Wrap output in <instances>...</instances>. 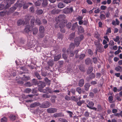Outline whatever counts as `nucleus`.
I'll return each instance as SVG.
<instances>
[{"instance_id":"obj_1","label":"nucleus","mask_w":122,"mask_h":122,"mask_svg":"<svg viewBox=\"0 0 122 122\" xmlns=\"http://www.w3.org/2000/svg\"><path fill=\"white\" fill-rule=\"evenodd\" d=\"M84 36L83 35H81L80 36L76 37L74 40V44L72 42L71 43L70 46V48L73 49L75 47V45L76 46H78L80 43L81 41L83 39Z\"/></svg>"},{"instance_id":"obj_2","label":"nucleus","mask_w":122,"mask_h":122,"mask_svg":"<svg viewBox=\"0 0 122 122\" xmlns=\"http://www.w3.org/2000/svg\"><path fill=\"white\" fill-rule=\"evenodd\" d=\"M9 2V0H4L2 4H0V10H2L4 8L7 9L10 7V5Z\"/></svg>"},{"instance_id":"obj_3","label":"nucleus","mask_w":122,"mask_h":122,"mask_svg":"<svg viewBox=\"0 0 122 122\" xmlns=\"http://www.w3.org/2000/svg\"><path fill=\"white\" fill-rule=\"evenodd\" d=\"M15 5H17V6L19 8H21L22 6L23 9H24L27 8L29 7V5L27 3H24V2H21L18 4L17 3L15 4Z\"/></svg>"},{"instance_id":"obj_4","label":"nucleus","mask_w":122,"mask_h":122,"mask_svg":"<svg viewBox=\"0 0 122 122\" xmlns=\"http://www.w3.org/2000/svg\"><path fill=\"white\" fill-rule=\"evenodd\" d=\"M66 17V16L64 15H60L58 17V20L59 21H61L63 22L62 24L66 23L67 22V21L65 20Z\"/></svg>"},{"instance_id":"obj_5","label":"nucleus","mask_w":122,"mask_h":122,"mask_svg":"<svg viewBox=\"0 0 122 122\" xmlns=\"http://www.w3.org/2000/svg\"><path fill=\"white\" fill-rule=\"evenodd\" d=\"M50 106V103L48 102H46L42 103H40V107L42 108H46L49 107Z\"/></svg>"},{"instance_id":"obj_6","label":"nucleus","mask_w":122,"mask_h":122,"mask_svg":"<svg viewBox=\"0 0 122 122\" xmlns=\"http://www.w3.org/2000/svg\"><path fill=\"white\" fill-rule=\"evenodd\" d=\"M73 10V8L72 7L70 8H66L63 10V11L64 13L67 14L71 13Z\"/></svg>"},{"instance_id":"obj_7","label":"nucleus","mask_w":122,"mask_h":122,"mask_svg":"<svg viewBox=\"0 0 122 122\" xmlns=\"http://www.w3.org/2000/svg\"><path fill=\"white\" fill-rule=\"evenodd\" d=\"M57 109L55 108H50L47 109V112L49 113H53L57 112Z\"/></svg>"},{"instance_id":"obj_8","label":"nucleus","mask_w":122,"mask_h":122,"mask_svg":"<svg viewBox=\"0 0 122 122\" xmlns=\"http://www.w3.org/2000/svg\"><path fill=\"white\" fill-rule=\"evenodd\" d=\"M96 52L97 53V51L99 52H102L103 51L102 50L103 49V48L102 47V45H99L97 46L96 47Z\"/></svg>"},{"instance_id":"obj_9","label":"nucleus","mask_w":122,"mask_h":122,"mask_svg":"<svg viewBox=\"0 0 122 122\" xmlns=\"http://www.w3.org/2000/svg\"><path fill=\"white\" fill-rule=\"evenodd\" d=\"M65 26V24H64L63 23L61 24V22L60 23L59 26L61 28L60 31L61 32L63 33H65V30L63 28Z\"/></svg>"},{"instance_id":"obj_10","label":"nucleus","mask_w":122,"mask_h":122,"mask_svg":"<svg viewBox=\"0 0 122 122\" xmlns=\"http://www.w3.org/2000/svg\"><path fill=\"white\" fill-rule=\"evenodd\" d=\"M40 103L39 102H35L31 104L30 106V107L31 108H33L39 106H40Z\"/></svg>"},{"instance_id":"obj_11","label":"nucleus","mask_w":122,"mask_h":122,"mask_svg":"<svg viewBox=\"0 0 122 122\" xmlns=\"http://www.w3.org/2000/svg\"><path fill=\"white\" fill-rule=\"evenodd\" d=\"M64 116V115L62 112L56 113L54 114L53 115V117L55 118L58 117H62Z\"/></svg>"},{"instance_id":"obj_12","label":"nucleus","mask_w":122,"mask_h":122,"mask_svg":"<svg viewBox=\"0 0 122 122\" xmlns=\"http://www.w3.org/2000/svg\"><path fill=\"white\" fill-rule=\"evenodd\" d=\"M60 12L59 10L54 9L51 11V14H58Z\"/></svg>"},{"instance_id":"obj_13","label":"nucleus","mask_w":122,"mask_h":122,"mask_svg":"<svg viewBox=\"0 0 122 122\" xmlns=\"http://www.w3.org/2000/svg\"><path fill=\"white\" fill-rule=\"evenodd\" d=\"M44 90L45 92L44 93H46L48 92L50 93H53V91L52 90V89L48 87H46Z\"/></svg>"},{"instance_id":"obj_14","label":"nucleus","mask_w":122,"mask_h":122,"mask_svg":"<svg viewBox=\"0 0 122 122\" xmlns=\"http://www.w3.org/2000/svg\"><path fill=\"white\" fill-rule=\"evenodd\" d=\"M38 31V30L36 27H34L32 29V30L31 31V32H32L33 35H36Z\"/></svg>"},{"instance_id":"obj_15","label":"nucleus","mask_w":122,"mask_h":122,"mask_svg":"<svg viewBox=\"0 0 122 122\" xmlns=\"http://www.w3.org/2000/svg\"><path fill=\"white\" fill-rule=\"evenodd\" d=\"M84 83V80L83 79H82L79 81L78 85L79 86L81 87L83 86Z\"/></svg>"},{"instance_id":"obj_16","label":"nucleus","mask_w":122,"mask_h":122,"mask_svg":"<svg viewBox=\"0 0 122 122\" xmlns=\"http://www.w3.org/2000/svg\"><path fill=\"white\" fill-rule=\"evenodd\" d=\"M30 26L29 25H27L24 29V31L26 33H28L29 31H31L30 30Z\"/></svg>"},{"instance_id":"obj_17","label":"nucleus","mask_w":122,"mask_h":122,"mask_svg":"<svg viewBox=\"0 0 122 122\" xmlns=\"http://www.w3.org/2000/svg\"><path fill=\"white\" fill-rule=\"evenodd\" d=\"M94 105V103L92 101H90L89 102L88 104H86V107L90 109V108L93 107Z\"/></svg>"},{"instance_id":"obj_18","label":"nucleus","mask_w":122,"mask_h":122,"mask_svg":"<svg viewBox=\"0 0 122 122\" xmlns=\"http://www.w3.org/2000/svg\"><path fill=\"white\" fill-rule=\"evenodd\" d=\"M61 54L57 55L55 56L54 57V60L55 61H56L60 59L61 58Z\"/></svg>"},{"instance_id":"obj_19","label":"nucleus","mask_w":122,"mask_h":122,"mask_svg":"<svg viewBox=\"0 0 122 122\" xmlns=\"http://www.w3.org/2000/svg\"><path fill=\"white\" fill-rule=\"evenodd\" d=\"M8 12L6 10H5L3 11L0 12V15L1 16H3L6 14H8Z\"/></svg>"},{"instance_id":"obj_20","label":"nucleus","mask_w":122,"mask_h":122,"mask_svg":"<svg viewBox=\"0 0 122 122\" xmlns=\"http://www.w3.org/2000/svg\"><path fill=\"white\" fill-rule=\"evenodd\" d=\"M31 16H25V23L27 24H28L29 23V21L31 18Z\"/></svg>"},{"instance_id":"obj_21","label":"nucleus","mask_w":122,"mask_h":122,"mask_svg":"<svg viewBox=\"0 0 122 122\" xmlns=\"http://www.w3.org/2000/svg\"><path fill=\"white\" fill-rule=\"evenodd\" d=\"M100 35L97 32H95L94 34V37L96 38L98 40V41H100V39L99 38Z\"/></svg>"},{"instance_id":"obj_22","label":"nucleus","mask_w":122,"mask_h":122,"mask_svg":"<svg viewBox=\"0 0 122 122\" xmlns=\"http://www.w3.org/2000/svg\"><path fill=\"white\" fill-rule=\"evenodd\" d=\"M36 14L39 15L42 14L43 13V10L42 9H38L36 10Z\"/></svg>"},{"instance_id":"obj_23","label":"nucleus","mask_w":122,"mask_h":122,"mask_svg":"<svg viewBox=\"0 0 122 122\" xmlns=\"http://www.w3.org/2000/svg\"><path fill=\"white\" fill-rule=\"evenodd\" d=\"M75 35V33L73 32L70 34L69 36V39L70 40H73L74 38Z\"/></svg>"},{"instance_id":"obj_24","label":"nucleus","mask_w":122,"mask_h":122,"mask_svg":"<svg viewBox=\"0 0 122 122\" xmlns=\"http://www.w3.org/2000/svg\"><path fill=\"white\" fill-rule=\"evenodd\" d=\"M115 69L117 72H121L122 69V67L121 66H118L115 68Z\"/></svg>"},{"instance_id":"obj_25","label":"nucleus","mask_w":122,"mask_h":122,"mask_svg":"<svg viewBox=\"0 0 122 122\" xmlns=\"http://www.w3.org/2000/svg\"><path fill=\"white\" fill-rule=\"evenodd\" d=\"M78 30L79 32L80 33H83L84 31L83 28L81 26L78 27Z\"/></svg>"},{"instance_id":"obj_26","label":"nucleus","mask_w":122,"mask_h":122,"mask_svg":"<svg viewBox=\"0 0 122 122\" xmlns=\"http://www.w3.org/2000/svg\"><path fill=\"white\" fill-rule=\"evenodd\" d=\"M31 19L30 24L31 26H33L34 25V23L35 21V19L34 16H31Z\"/></svg>"},{"instance_id":"obj_27","label":"nucleus","mask_w":122,"mask_h":122,"mask_svg":"<svg viewBox=\"0 0 122 122\" xmlns=\"http://www.w3.org/2000/svg\"><path fill=\"white\" fill-rule=\"evenodd\" d=\"M93 70V67L91 66H89L87 72V74H90L92 71Z\"/></svg>"},{"instance_id":"obj_28","label":"nucleus","mask_w":122,"mask_h":122,"mask_svg":"<svg viewBox=\"0 0 122 122\" xmlns=\"http://www.w3.org/2000/svg\"><path fill=\"white\" fill-rule=\"evenodd\" d=\"M25 22H24L23 20H20L17 21V23L18 25H20L22 24H26Z\"/></svg>"},{"instance_id":"obj_29","label":"nucleus","mask_w":122,"mask_h":122,"mask_svg":"<svg viewBox=\"0 0 122 122\" xmlns=\"http://www.w3.org/2000/svg\"><path fill=\"white\" fill-rule=\"evenodd\" d=\"M48 4L47 0H43L42 3V5L43 7H45L47 6Z\"/></svg>"},{"instance_id":"obj_30","label":"nucleus","mask_w":122,"mask_h":122,"mask_svg":"<svg viewBox=\"0 0 122 122\" xmlns=\"http://www.w3.org/2000/svg\"><path fill=\"white\" fill-rule=\"evenodd\" d=\"M65 5L61 2L59 3L58 4L57 6L58 8H62L65 6Z\"/></svg>"},{"instance_id":"obj_31","label":"nucleus","mask_w":122,"mask_h":122,"mask_svg":"<svg viewBox=\"0 0 122 122\" xmlns=\"http://www.w3.org/2000/svg\"><path fill=\"white\" fill-rule=\"evenodd\" d=\"M90 85L88 83H86L84 85L85 89V90L88 91Z\"/></svg>"},{"instance_id":"obj_32","label":"nucleus","mask_w":122,"mask_h":122,"mask_svg":"<svg viewBox=\"0 0 122 122\" xmlns=\"http://www.w3.org/2000/svg\"><path fill=\"white\" fill-rule=\"evenodd\" d=\"M15 5L16 6H13L11 7L10 9V11L11 12H13L14 11L16 10V8L18 7L17 6V5Z\"/></svg>"},{"instance_id":"obj_33","label":"nucleus","mask_w":122,"mask_h":122,"mask_svg":"<svg viewBox=\"0 0 122 122\" xmlns=\"http://www.w3.org/2000/svg\"><path fill=\"white\" fill-rule=\"evenodd\" d=\"M47 64L49 66H52L54 65V63L52 60H50L47 63Z\"/></svg>"},{"instance_id":"obj_34","label":"nucleus","mask_w":122,"mask_h":122,"mask_svg":"<svg viewBox=\"0 0 122 122\" xmlns=\"http://www.w3.org/2000/svg\"><path fill=\"white\" fill-rule=\"evenodd\" d=\"M39 30L40 33H44V28L43 26H41L40 27Z\"/></svg>"},{"instance_id":"obj_35","label":"nucleus","mask_w":122,"mask_h":122,"mask_svg":"<svg viewBox=\"0 0 122 122\" xmlns=\"http://www.w3.org/2000/svg\"><path fill=\"white\" fill-rule=\"evenodd\" d=\"M24 77L22 78V80L24 81H27L30 80V77L29 76H25V75H23Z\"/></svg>"},{"instance_id":"obj_36","label":"nucleus","mask_w":122,"mask_h":122,"mask_svg":"<svg viewBox=\"0 0 122 122\" xmlns=\"http://www.w3.org/2000/svg\"><path fill=\"white\" fill-rule=\"evenodd\" d=\"M85 102V101L84 100H79V102H77V104L78 106H81L82 104L84 103Z\"/></svg>"},{"instance_id":"obj_37","label":"nucleus","mask_w":122,"mask_h":122,"mask_svg":"<svg viewBox=\"0 0 122 122\" xmlns=\"http://www.w3.org/2000/svg\"><path fill=\"white\" fill-rule=\"evenodd\" d=\"M77 22H76L75 23L73 24L72 25L71 30H74L77 26Z\"/></svg>"},{"instance_id":"obj_38","label":"nucleus","mask_w":122,"mask_h":122,"mask_svg":"<svg viewBox=\"0 0 122 122\" xmlns=\"http://www.w3.org/2000/svg\"><path fill=\"white\" fill-rule=\"evenodd\" d=\"M7 118L5 117H4L2 118L0 120L1 122H7Z\"/></svg>"},{"instance_id":"obj_39","label":"nucleus","mask_w":122,"mask_h":122,"mask_svg":"<svg viewBox=\"0 0 122 122\" xmlns=\"http://www.w3.org/2000/svg\"><path fill=\"white\" fill-rule=\"evenodd\" d=\"M44 80L46 84L49 85L50 84L51 81L49 80L47 78H45Z\"/></svg>"},{"instance_id":"obj_40","label":"nucleus","mask_w":122,"mask_h":122,"mask_svg":"<svg viewBox=\"0 0 122 122\" xmlns=\"http://www.w3.org/2000/svg\"><path fill=\"white\" fill-rule=\"evenodd\" d=\"M79 69L81 71L83 72H84L85 71V69L83 66H79Z\"/></svg>"},{"instance_id":"obj_41","label":"nucleus","mask_w":122,"mask_h":122,"mask_svg":"<svg viewBox=\"0 0 122 122\" xmlns=\"http://www.w3.org/2000/svg\"><path fill=\"white\" fill-rule=\"evenodd\" d=\"M58 38L62 40L63 36V35L61 34L60 33H59L57 34Z\"/></svg>"},{"instance_id":"obj_42","label":"nucleus","mask_w":122,"mask_h":122,"mask_svg":"<svg viewBox=\"0 0 122 122\" xmlns=\"http://www.w3.org/2000/svg\"><path fill=\"white\" fill-rule=\"evenodd\" d=\"M36 21L37 23V24L38 25H40L41 24V21L40 20L38 17H37L36 19Z\"/></svg>"},{"instance_id":"obj_43","label":"nucleus","mask_w":122,"mask_h":122,"mask_svg":"<svg viewBox=\"0 0 122 122\" xmlns=\"http://www.w3.org/2000/svg\"><path fill=\"white\" fill-rule=\"evenodd\" d=\"M46 86L45 84L42 82H41L39 84L38 86H40L41 87L44 88Z\"/></svg>"},{"instance_id":"obj_44","label":"nucleus","mask_w":122,"mask_h":122,"mask_svg":"<svg viewBox=\"0 0 122 122\" xmlns=\"http://www.w3.org/2000/svg\"><path fill=\"white\" fill-rule=\"evenodd\" d=\"M97 111L98 112H100L102 109L101 105L100 104L97 105Z\"/></svg>"},{"instance_id":"obj_45","label":"nucleus","mask_w":122,"mask_h":122,"mask_svg":"<svg viewBox=\"0 0 122 122\" xmlns=\"http://www.w3.org/2000/svg\"><path fill=\"white\" fill-rule=\"evenodd\" d=\"M85 62L86 65L89 64L91 62V60L90 59L88 58L86 59L85 61Z\"/></svg>"},{"instance_id":"obj_46","label":"nucleus","mask_w":122,"mask_h":122,"mask_svg":"<svg viewBox=\"0 0 122 122\" xmlns=\"http://www.w3.org/2000/svg\"><path fill=\"white\" fill-rule=\"evenodd\" d=\"M120 0H113L112 2V3L114 4H116L119 5L120 4L119 2H120Z\"/></svg>"},{"instance_id":"obj_47","label":"nucleus","mask_w":122,"mask_h":122,"mask_svg":"<svg viewBox=\"0 0 122 122\" xmlns=\"http://www.w3.org/2000/svg\"><path fill=\"white\" fill-rule=\"evenodd\" d=\"M41 3L39 0H38L34 3L35 5L36 6H40L41 4Z\"/></svg>"},{"instance_id":"obj_48","label":"nucleus","mask_w":122,"mask_h":122,"mask_svg":"<svg viewBox=\"0 0 122 122\" xmlns=\"http://www.w3.org/2000/svg\"><path fill=\"white\" fill-rule=\"evenodd\" d=\"M38 87V89L39 91L41 92H42L44 93L45 92L44 90L45 89H43V88L41 87L40 86Z\"/></svg>"},{"instance_id":"obj_49","label":"nucleus","mask_w":122,"mask_h":122,"mask_svg":"<svg viewBox=\"0 0 122 122\" xmlns=\"http://www.w3.org/2000/svg\"><path fill=\"white\" fill-rule=\"evenodd\" d=\"M10 119L12 121H14L16 119L15 116L14 115H11L10 116Z\"/></svg>"},{"instance_id":"obj_50","label":"nucleus","mask_w":122,"mask_h":122,"mask_svg":"<svg viewBox=\"0 0 122 122\" xmlns=\"http://www.w3.org/2000/svg\"><path fill=\"white\" fill-rule=\"evenodd\" d=\"M35 75L36 77L39 80H41V76L39 75V74L38 73H35Z\"/></svg>"},{"instance_id":"obj_51","label":"nucleus","mask_w":122,"mask_h":122,"mask_svg":"<svg viewBox=\"0 0 122 122\" xmlns=\"http://www.w3.org/2000/svg\"><path fill=\"white\" fill-rule=\"evenodd\" d=\"M89 76L90 77L91 79L92 80L95 78V75L94 73H92L89 75Z\"/></svg>"},{"instance_id":"obj_52","label":"nucleus","mask_w":122,"mask_h":122,"mask_svg":"<svg viewBox=\"0 0 122 122\" xmlns=\"http://www.w3.org/2000/svg\"><path fill=\"white\" fill-rule=\"evenodd\" d=\"M119 37L118 36H117L116 37V38H113V40L115 42H117L119 39Z\"/></svg>"},{"instance_id":"obj_53","label":"nucleus","mask_w":122,"mask_h":122,"mask_svg":"<svg viewBox=\"0 0 122 122\" xmlns=\"http://www.w3.org/2000/svg\"><path fill=\"white\" fill-rule=\"evenodd\" d=\"M83 24L84 25H87L88 23V21L87 19H86V20L83 21Z\"/></svg>"},{"instance_id":"obj_54","label":"nucleus","mask_w":122,"mask_h":122,"mask_svg":"<svg viewBox=\"0 0 122 122\" xmlns=\"http://www.w3.org/2000/svg\"><path fill=\"white\" fill-rule=\"evenodd\" d=\"M76 91L79 94L81 93V88L80 87H78L76 89Z\"/></svg>"},{"instance_id":"obj_55","label":"nucleus","mask_w":122,"mask_h":122,"mask_svg":"<svg viewBox=\"0 0 122 122\" xmlns=\"http://www.w3.org/2000/svg\"><path fill=\"white\" fill-rule=\"evenodd\" d=\"M42 97L45 98H49L50 97V96L48 95L47 94H45L42 95Z\"/></svg>"},{"instance_id":"obj_56","label":"nucleus","mask_w":122,"mask_h":122,"mask_svg":"<svg viewBox=\"0 0 122 122\" xmlns=\"http://www.w3.org/2000/svg\"><path fill=\"white\" fill-rule=\"evenodd\" d=\"M85 56V54H81L80 56L79 59L80 60H82Z\"/></svg>"},{"instance_id":"obj_57","label":"nucleus","mask_w":122,"mask_h":122,"mask_svg":"<svg viewBox=\"0 0 122 122\" xmlns=\"http://www.w3.org/2000/svg\"><path fill=\"white\" fill-rule=\"evenodd\" d=\"M88 54L91 56H92L93 54V52L90 49L88 50Z\"/></svg>"},{"instance_id":"obj_58","label":"nucleus","mask_w":122,"mask_h":122,"mask_svg":"<svg viewBox=\"0 0 122 122\" xmlns=\"http://www.w3.org/2000/svg\"><path fill=\"white\" fill-rule=\"evenodd\" d=\"M94 41V43L95 45L96 46V47L98 46V45H100V43L99 41Z\"/></svg>"},{"instance_id":"obj_59","label":"nucleus","mask_w":122,"mask_h":122,"mask_svg":"<svg viewBox=\"0 0 122 122\" xmlns=\"http://www.w3.org/2000/svg\"><path fill=\"white\" fill-rule=\"evenodd\" d=\"M100 18L101 20H104L105 19L104 15L103 14H101L100 15Z\"/></svg>"},{"instance_id":"obj_60","label":"nucleus","mask_w":122,"mask_h":122,"mask_svg":"<svg viewBox=\"0 0 122 122\" xmlns=\"http://www.w3.org/2000/svg\"><path fill=\"white\" fill-rule=\"evenodd\" d=\"M72 24L71 22H69L66 25V26L68 28H70Z\"/></svg>"},{"instance_id":"obj_61","label":"nucleus","mask_w":122,"mask_h":122,"mask_svg":"<svg viewBox=\"0 0 122 122\" xmlns=\"http://www.w3.org/2000/svg\"><path fill=\"white\" fill-rule=\"evenodd\" d=\"M29 10L30 12H31L32 13L34 12L35 11L34 8L33 7H31L30 8Z\"/></svg>"},{"instance_id":"obj_62","label":"nucleus","mask_w":122,"mask_h":122,"mask_svg":"<svg viewBox=\"0 0 122 122\" xmlns=\"http://www.w3.org/2000/svg\"><path fill=\"white\" fill-rule=\"evenodd\" d=\"M108 100L109 101L111 102H110L111 103V102L113 100V97L112 96H109L108 98Z\"/></svg>"},{"instance_id":"obj_63","label":"nucleus","mask_w":122,"mask_h":122,"mask_svg":"<svg viewBox=\"0 0 122 122\" xmlns=\"http://www.w3.org/2000/svg\"><path fill=\"white\" fill-rule=\"evenodd\" d=\"M62 57L65 59H66L68 57V56L66 54H63L62 55Z\"/></svg>"},{"instance_id":"obj_64","label":"nucleus","mask_w":122,"mask_h":122,"mask_svg":"<svg viewBox=\"0 0 122 122\" xmlns=\"http://www.w3.org/2000/svg\"><path fill=\"white\" fill-rule=\"evenodd\" d=\"M108 122H117V119H116L115 118L113 119H112L111 120H111H109L108 121Z\"/></svg>"}]
</instances>
